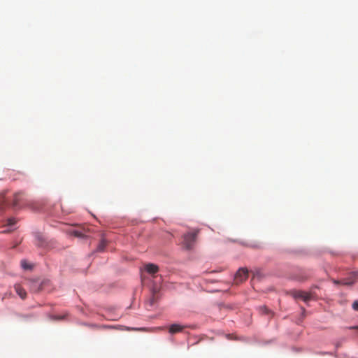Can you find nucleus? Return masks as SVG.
Listing matches in <instances>:
<instances>
[{"label": "nucleus", "mask_w": 358, "mask_h": 358, "mask_svg": "<svg viewBox=\"0 0 358 358\" xmlns=\"http://www.w3.org/2000/svg\"><path fill=\"white\" fill-rule=\"evenodd\" d=\"M292 296L294 299H300L305 302L308 301L311 299V294L301 290H294L291 292Z\"/></svg>", "instance_id": "nucleus-3"}, {"label": "nucleus", "mask_w": 358, "mask_h": 358, "mask_svg": "<svg viewBox=\"0 0 358 358\" xmlns=\"http://www.w3.org/2000/svg\"><path fill=\"white\" fill-rule=\"evenodd\" d=\"M87 327L92 329H116L115 327L112 326H107V325H97L94 324H86Z\"/></svg>", "instance_id": "nucleus-9"}, {"label": "nucleus", "mask_w": 358, "mask_h": 358, "mask_svg": "<svg viewBox=\"0 0 358 358\" xmlns=\"http://www.w3.org/2000/svg\"><path fill=\"white\" fill-rule=\"evenodd\" d=\"M16 223V220L15 218H10L7 220V224L9 226H13Z\"/></svg>", "instance_id": "nucleus-12"}, {"label": "nucleus", "mask_w": 358, "mask_h": 358, "mask_svg": "<svg viewBox=\"0 0 358 358\" xmlns=\"http://www.w3.org/2000/svg\"><path fill=\"white\" fill-rule=\"evenodd\" d=\"M153 302H154V299H152L151 300V302H150L151 305L153 303Z\"/></svg>", "instance_id": "nucleus-18"}, {"label": "nucleus", "mask_w": 358, "mask_h": 358, "mask_svg": "<svg viewBox=\"0 0 358 358\" xmlns=\"http://www.w3.org/2000/svg\"><path fill=\"white\" fill-rule=\"evenodd\" d=\"M15 289L21 299H24L26 298L27 292L21 285H15Z\"/></svg>", "instance_id": "nucleus-7"}, {"label": "nucleus", "mask_w": 358, "mask_h": 358, "mask_svg": "<svg viewBox=\"0 0 358 358\" xmlns=\"http://www.w3.org/2000/svg\"><path fill=\"white\" fill-rule=\"evenodd\" d=\"M24 200H25V198L24 194L23 192L16 193L14 195V199L13 201V207L16 208L20 206Z\"/></svg>", "instance_id": "nucleus-4"}, {"label": "nucleus", "mask_w": 358, "mask_h": 358, "mask_svg": "<svg viewBox=\"0 0 358 358\" xmlns=\"http://www.w3.org/2000/svg\"><path fill=\"white\" fill-rule=\"evenodd\" d=\"M260 310L265 314H268L269 313V310L266 306L260 307Z\"/></svg>", "instance_id": "nucleus-13"}, {"label": "nucleus", "mask_w": 358, "mask_h": 358, "mask_svg": "<svg viewBox=\"0 0 358 358\" xmlns=\"http://www.w3.org/2000/svg\"><path fill=\"white\" fill-rule=\"evenodd\" d=\"M355 282V276L353 277V279L350 278V279H344L341 281H339V280H334V283L335 284H342V285H352V284H354Z\"/></svg>", "instance_id": "nucleus-8"}, {"label": "nucleus", "mask_w": 358, "mask_h": 358, "mask_svg": "<svg viewBox=\"0 0 358 358\" xmlns=\"http://www.w3.org/2000/svg\"><path fill=\"white\" fill-rule=\"evenodd\" d=\"M73 234H74V236H78V237L82 236V233L78 231H74Z\"/></svg>", "instance_id": "nucleus-15"}, {"label": "nucleus", "mask_w": 358, "mask_h": 358, "mask_svg": "<svg viewBox=\"0 0 358 358\" xmlns=\"http://www.w3.org/2000/svg\"><path fill=\"white\" fill-rule=\"evenodd\" d=\"M145 270L151 275H155L159 271V266L155 264L148 263L145 265Z\"/></svg>", "instance_id": "nucleus-5"}, {"label": "nucleus", "mask_w": 358, "mask_h": 358, "mask_svg": "<svg viewBox=\"0 0 358 358\" xmlns=\"http://www.w3.org/2000/svg\"><path fill=\"white\" fill-rule=\"evenodd\" d=\"M199 233V229H194L184 234L180 243L182 247L187 250H192L196 244Z\"/></svg>", "instance_id": "nucleus-1"}, {"label": "nucleus", "mask_w": 358, "mask_h": 358, "mask_svg": "<svg viewBox=\"0 0 358 358\" xmlns=\"http://www.w3.org/2000/svg\"><path fill=\"white\" fill-rule=\"evenodd\" d=\"M127 330H130V328H127ZM132 330H143V329H131Z\"/></svg>", "instance_id": "nucleus-16"}, {"label": "nucleus", "mask_w": 358, "mask_h": 358, "mask_svg": "<svg viewBox=\"0 0 358 358\" xmlns=\"http://www.w3.org/2000/svg\"><path fill=\"white\" fill-rule=\"evenodd\" d=\"M21 264V266L24 269V270H31L33 267V266L29 264L27 260L25 259H22L20 262Z\"/></svg>", "instance_id": "nucleus-10"}, {"label": "nucleus", "mask_w": 358, "mask_h": 358, "mask_svg": "<svg viewBox=\"0 0 358 358\" xmlns=\"http://www.w3.org/2000/svg\"><path fill=\"white\" fill-rule=\"evenodd\" d=\"M183 329H184V326H182L178 324H173L169 327V331L170 334H176L178 332L182 331Z\"/></svg>", "instance_id": "nucleus-6"}, {"label": "nucleus", "mask_w": 358, "mask_h": 358, "mask_svg": "<svg viewBox=\"0 0 358 358\" xmlns=\"http://www.w3.org/2000/svg\"><path fill=\"white\" fill-rule=\"evenodd\" d=\"M106 241L104 239H102L97 247V250L99 252L103 251L106 246Z\"/></svg>", "instance_id": "nucleus-11"}, {"label": "nucleus", "mask_w": 358, "mask_h": 358, "mask_svg": "<svg viewBox=\"0 0 358 358\" xmlns=\"http://www.w3.org/2000/svg\"><path fill=\"white\" fill-rule=\"evenodd\" d=\"M248 277V271L246 268H241L238 270L235 276H234V283L238 285L242 283Z\"/></svg>", "instance_id": "nucleus-2"}, {"label": "nucleus", "mask_w": 358, "mask_h": 358, "mask_svg": "<svg viewBox=\"0 0 358 358\" xmlns=\"http://www.w3.org/2000/svg\"><path fill=\"white\" fill-rule=\"evenodd\" d=\"M352 308L355 310L358 311V301H354V303H352Z\"/></svg>", "instance_id": "nucleus-14"}, {"label": "nucleus", "mask_w": 358, "mask_h": 358, "mask_svg": "<svg viewBox=\"0 0 358 358\" xmlns=\"http://www.w3.org/2000/svg\"><path fill=\"white\" fill-rule=\"evenodd\" d=\"M350 329H358V327H350Z\"/></svg>", "instance_id": "nucleus-17"}]
</instances>
